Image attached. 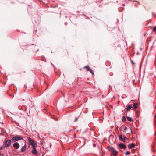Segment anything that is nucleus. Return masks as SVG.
Listing matches in <instances>:
<instances>
[{
	"label": "nucleus",
	"instance_id": "6",
	"mask_svg": "<svg viewBox=\"0 0 156 156\" xmlns=\"http://www.w3.org/2000/svg\"><path fill=\"white\" fill-rule=\"evenodd\" d=\"M13 147L15 149H17L19 148L20 145L18 142H15L13 144Z\"/></svg>",
	"mask_w": 156,
	"mask_h": 156
},
{
	"label": "nucleus",
	"instance_id": "2",
	"mask_svg": "<svg viewBox=\"0 0 156 156\" xmlns=\"http://www.w3.org/2000/svg\"><path fill=\"white\" fill-rule=\"evenodd\" d=\"M23 138L21 136H17L13 137L11 139V140L12 142H14L16 141H17L20 140H23Z\"/></svg>",
	"mask_w": 156,
	"mask_h": 156
},
{
	"label": "nucleus",
	"instance_id": "5",
	"mask_svg": "<svg viewBox=\"0 0 156 156\" xmlns=\"http://www.w3.org/2000/svg\"><path fill=\"white\" fill-rule=\"evenodd\" d=\"M31 152L34 154V155H36L37 154V151L36 147H32V149L31 151Z\"/></svg>",
	"mask_w": 156,
	"mask_h": 156
},
{
	"label": "nucleus",
	"instance_id": "17",
	"mask_svg": "<svg viewBox=\"0 0 156 156\" xmlns=\"http://www.w3.org/2000/svg\"><path fill=\"white\" fill-rule=\"evenodd\" d=\"M125 154L126 155H127L130 154V152H129V151H127L126 152Z\"/></svg>",
	"mask_w": 156,
	"mask_h": 156
},
{
	"label": "nucleus",
	"instance_id": "14",
	"mask_svg": "<svg viewBox=\"0 0 156 156\" xmlns=\"http://www.w3.org/2000/svg\"><path fill=\"white\" fill-rule=\"evenodd\" d=\"M127 120L130 122H131L132 121V118L129 117H127Z\"/></svg>",
	"mask_w": 156,
	"mask_h": 156
},
{
	"label": "nucleus",
	"instance_id": "22",
	"mask_svg": "<svg viewBox=\"0 0 156 156\" xmlns=\"http://www.w3.org/2000/svg\"><path fill=\"white\" fill-rule=\"evenodd\" d=\"M20 107H19V109H21V108H20Z\"/></svg>",
	"mask_w": 156,
	"mask_h": 156
},
{
	"label": "nucleus",
	"instance_id": "8",
	"mask_svg": "<svg viewBox=\"0 0 156 156\" xmlns=\"http://www.w3.org/2000/svg\"><path fill=\"white\" fill-rule=\"evenodd\" d=\"M119 147L121 148L125 149L126 146L123 143H120L119 145Z\"/></svg>",
	"mask_w": 156,
	"mask_h": 156
},
{
	"label": "nucleus",
	"instance_id": "3",
	"mask_svg": "<svg viewBox=\"0 0 156 156\" xmlns=\"http://www.w3.org/2000/svg\"><path fill=\"white\" fill-rule=\"evenodd\" d=\"M28 142L32 146V147H35L36 145H37V144L34 143V142L33 140L30 137H28L27 138Z\"/></svg>",
	"mask_w": 156,
	"mask_h": 156
},
{
	"label": "nucleus",
	"instance_id": "10",
	"mask_svg": "<svg viewBox=\"0 0 156 156\" xmlns=\"http://www.w3.org/2000/svg\"><path fill=\"white\" fill-rule=\"evenodd\" d=\"M119 139L120 140H122L123 141V142H125V141L126 140L123 139V138L122 137V136L121 135H119Z\"/></svg>",
	"mask_w": 156,
	"mask_h": 156
},
{
	"label": "nucleus",
	"instance_id": "16",
	"mask_svg": "<svg viewBox=\"0 0 156 156\" xmlns=\"http://www.w3.org/2000/svg\"><path fill=\"white\" fill-rule=\"evenodd\" d=\"M122 121L125 122L126 121V118L125 116H123L122 118Z\"/></svg>",
	"mask_w": 156,
	"mask_h": 156
},
{
	"label": "nucleus",
	"instance_id": "12",
	"mask_svg": "<svg viewBox=\"0 0 156 156\" xmlns=\"http://www.w3.org/2000/svg\"><path fill=\"white\" fill-rule=\"evenodd\" d=\"M137 103H135L133 105V108H132L133 110H135L137 108Z\"/></svg>",
	"mask_w": 156,
	"mask_h": 156
},
{
	"label": "nucleus",
	"instance_id": "11",
	"mask_svg": "<svg viewBox=\"0 0 156 156\" xmlns=\"http://www.w3.org/2000/svg\"><path fill=\"white\" fill-rule=\"evenodd\" d=\"M26 148V144H25V145L21 148V152H23L25 151Z\"/></svg>",
	"mask_w": 156,
	"mask_h": 156
},
{
	"label": "nucleus",
	"instance_id": "21",
	"mask_svg": "<svg viewBox=\"0 0 156 156\" xmlns=\"http://www.w3.org/2000/svg\"><path fill=\"white\" fill-rule=\"evenodd\" d=\"M0 156H3V155L0 154Z\"/></svg>",
	"mask_w": 156,
	"mask_h": 156
},
{
	"label": "nucleus",
	"instance_id": "4",
	"mask_svg": "<svg viewBox=\"0 0 156 156\" xmlns=\"http://www.w3.org/2000/svg\"><path fill=\"white\" fill-rule=\"evenodd\" d=\"M84 69H86L87 71H90L93 75H94V73L93 72L92 70L88 66H86L84 67Z\"/></svg>",
	"mask_w": 156,
	"mask_h": 156
},
{
	"label": "nucleus",
	"instance_id": "7",
	"mask_svg": "<svg viewBox=\"0 0 156 156\" xmlns=\"http://www.w3.org/2000/svg\"><path fill=\"white\" fill-rule=\"evenodd\" d=\"M11 140H8L6 141L5 143V145L6 147H8L10 146L11 143Z\"/></svg>",
	"mask_w": 156,
	"mask_h": 156
},
{
	"label": "nucleus",
	"instance_id": "13",
	"mask_svg": "<svg viewBox=\"0 0 156 156\" xmlns=\"http://www.w3.org/2000/svg\"><path fill=\"white\" fill-rule=\"evenodd\" d=\"M132 108V106L131 105H129L127 106V111H129L130 110V109Z\"/></svg>",
	"mask_w": 156,
	"mask_h": 156
},
{
	"label": "nucleus",
	"instance_id": "20",
	"mask_svg": "<svg viewBox=\"0 0 156 156\" xmlns=\"http://www.w3.org/2000/svg\"><path fill=\"white\" fill-rule=\"evenodd\" d=\"M126 138H126V136H124V138H123V139H124V140H125V139H126Z\"/></svg>",
	"mask_w": 156,
	"mask_h": 156
},
{
	"label": "nucleus",
	"instance_id": "15",
	"mask_svg": "<svg viewBox=\"0 0 156 156\" xmlns=\"http://www.w3.org/2000/svg\"><path fill=\"white\" fill-rule=\"evenodd\" d=\"M153 31L156 33V26L154 27L153 29Z\"/></svg>",
	"mask_w": 156,
	"mask_h": 156
},
{
	"label": "nucleus",
	"instance_id": "18",
	"mask_svg": "<svg viewBox=\"0 0 156 156\" xmlns=\"http://www.w3.org/2000/svg\"><path fill=\"white\" fill-rule=\"evenodd\" d=\"M139 111H137L136 112V115H137V116L138 117L139 116L138 114H139Z\"/></svg>",
	"mask_w": 156,
	"mask_h": 156
},
{
	"label": "nucleus",
	"instance_id": "1",
	"mask_svg": "<svg viewBox=\"0 0 156 156\" xmlns=\"http://www.w3.org/2000/svg\"><path fill=\"white\" fill-rule=\"evenodd\" d=\"M109 150L111 153L114 156H116L117 155L118 152L113 147H110L108 148Z\"/></svg>",
	"mask_w": 156,
	"mask_h": 156
},
{
	"label": "nucleus",
	"instance_id": "19",
	"mask_svg": "<svg viewBox=\"0 0 156 156\" xmlns=\"http://www.w3.org/2000/svg\"><path fill=\"white\" fill-rule=\"evenodd\" d=\"M78 119V118L75 117V120H74V122H76V121Z\"/></svg>",
	"mask_w": 156,
	"mask_h": 156
},
{
	"label": "nucleus",
	"instance_id": "9",
	"mask_svg": "<svg viewBox=\"0 0 156 156\" xmlns=\"http://www.w3.org/2000/svg\"><path fill=\"white\" fill-rule=\"evenodd\" d=\"M135 146V144L132 143L128 145V147L129 149H132Z\"/></svg>",
	"mask_w": 156,
	"mask_h": 156
}]
</instances>
